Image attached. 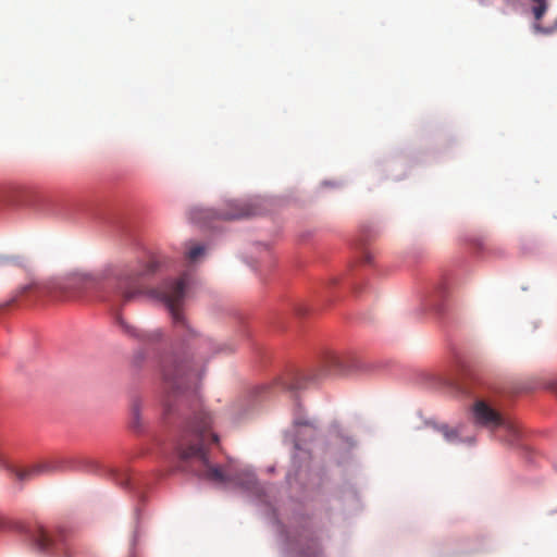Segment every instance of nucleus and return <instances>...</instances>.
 Listing matches in <instances>:
<instances>
[{"instance_id": "nucleus-22", "label": "nucleus", "mask_w": 557, "mask_h": 557, "mask_svg": "<svg viewBox=\"0 0 557 557\" xmlns=\"http://www.w3.org/2000/svg\"><path fill=\"white\" fill-rule=\"evenodd\" d=\"M553 391L556 393L557 395V382L553 385Z\"/></svg>"}, {"instance_id": "nucleus-14", "label": "nucleus", "mask_w": 557, "mask_h": 557, "mask_svg": "<svg viewBox=\"0 0 557 557\" xmlns=\"http://www.w3.org/2000/svg\"><path fill=\"white\" fill-rule=\"evenodd\" d=\"M276 384L284 391H296L302 387V382L296 376H286L277 380Z\"/></svg>"}, {"instance_id": "nucleus-15", "label": "nucleus", "mask_w": 557, "mask_h": 557, "mask_svg": "<svg viewBox=\"0 0 557 557\" xmlns=\"http://www.w3.org/2000/svg\"><path fill=\"white\" fill-rule=\"evenodd\" d=\"M294 425L298 429H300V428L308 429L310 435H313L317 430V423L314 420L305 419L300 416H295Z\"/></svg>"}, {"instance_id": "nucleus-3", "label": "nucleus", "mask_w": 557, "mask_h": 557, "mask_svg": "<svg viewBox=\"0 0 557 557\" xmlns=\"http://www.w3.org/2000/svg\"><path fill=\"white\" fill-rule=\"evenodd\" d=\"M189 282L190 275L184 273L178 278L165 281L160 287L151 290V296L159 299L168 309L177 335L184 338L187 334L194 335L183 312Z\"/></svg>"}, {"instance_id": "nucleus-10", "label": "nucleus", "mask_w": 557, "mask_h": 557, "mask_svg": "<svg viewBox=\"0 0 557 557\" xmlns=\"http://www.w3.org/2000/svg\"><path fill=\"white\" fill-rule=\"evenodd\" d=\"M531 2V11L534 16V29L537 33L549 35L553 34L557 29V23L553 26H543L541 21L545 13L548 10V0H530Z\"/></svg>"}, {"instance_id": "nucleus-1", "label": "nucleus", "mask_w": 557, "mask_h": 557, "mask_svg": "<svg viewBox=\"0 0 557 557\" xmlns=\"http://www.w3.org/2000/svg\"><path fill=\"white\" fill-rule=\"evenodd\" d=\"M211 423L210 414L199 411L183 430L176 444L183 470L214 483H233L251 490L256 484V476L251 471L239 470L233 463L222 468L210 462L207 445L219 441L218 435L210 432Z\"/></svg>"}, {"instance_id": "nucleus-11", "label": "nucleus", "mask_w": 557, "mask_h": 557, "mask_svg": "<svg viewBox=\"0 0 557 557\" xmlns=\"http://www.w3.org/2000/svg\"><path fill=\"white\" fill-rule=\"evenodd\" d=\"M119 323L126 333L139 338L143 342L154 343L163 337V333L159 329H156L153 331H140L133 326H129L121 318H119Z\"/></svg>"}, {"instance_id": "nucleus-20", "label": "nucleus", "mask_w": 557, "mask_h": 557, "mask_svg": "<svg viewBox=\"0 0 557 557\" xmlns=\"http://www.w3.org/2000/svg\"><path fill=\"white\" fill-rule=\"evenodd\" d=\"M121 485H127L128 484V476L127 474H123V479L120 481Z\"/></svg>"}, {"instance_id": "nucleus-16", "label": "nucleus", "mask_w": 557, "mask_h": 557, "mask_svg": "<svg viewBox=\"0 0 557 557\" xmlns=\"http://www.w3.org/2000/svg\"><path fill=\"white\" fill-rule=\"evenodd\" d=\"M302 554L305 557H318L320 554V547H319V544L317 543V541L312 540L309 543L307 550H305Z\"/></svg>"}, {"instance_id": "nucleus-19", "label": "nucleus", "mask_w": 557, "mask_h": 557, "mask_svg": "<svg viewBox=\"0 0 557 557\" xmlns=\"http://www.w3.org/2000/svg\"><path fill=\"white\" fill-rule=\"evenodd\" d=\"M363 262L371 263L373 259V255L370 251H364L362 256Z\"/></svg>"}, {"instance_id": "nucleus-5", "label": "nucleus", "mask_w": 557, "mask_h": 557, "mask_svg": "<svg viewBox=\"0 0 557 557\" xmlns=\"http://www.w3.org/2000/svg\"><path fill=\"white\" fill-rule=\"evenodd\" d=\"M34 542L41 550L53 552L59 557H73L74 543L64 529L50 533L39 527L33 534Z\"/></svg>"}, {"instance_id": "nucleus-12", "label": "nucleus", "mask_w": 557, "mask_h": 557, "mask_svg": "<svg viewBox=\"0 0 557 557\" xmlns=\"http://www.w3.org/2000/svg\"><path fill=\"white\" fill-rule=\"evenodd\" d=\"M205 246L189 242L186 244L185 257L188 261L196 262L205 255Z\"/></svg>"}, {"instance_id": "nucleus-9", "label": "nucleus", "mask_w": 557, "mask_h": 557, "mask_svg": "<svg viewBox=\"0 0 557 557\" xmlns=\"http://www.w3.org/2000/svg\"><path fill=\"white\" fill-rule=\"evenodd\" d=\"M94 286V280L86 275H76L69 278L62 286L66 298L78 297L85 290Z\"/></svg>"}, {"instance_id": "nucleus-6", "label": "nucleus", "mask_w": 557, "mask_h": 557, "mask_svg": "<svg viewBox=\"0 0 557 557\" xmlns=\"http://www.w3.org/2000/svg\"><path fill=\"white\" fill-rule=\"evenodd\" d=\"M474 422L481 426L494 430L504 426L508 430L510 435L515 438L518 436V431L494 408H492L484 400H476L473 405Z\"/></svg>"}, {"instance_id": "nucleus-4", "label": "nucleus", "mask_w": 557, "mask_h": 557, "mask_svg": "<svg viewBox=\"0 0 557 557\" xmlns=\"http://www.w3.org/2000/svg\"><path fill=\"white\" fill-rule=\"evenodd\" d=\"M162 377L166 392L176 396V394H181L188 388L191 373L185 362L176 358H169L162 363ZM163 406L165 413L173 411L171 395H168Z\"/></svg>"}, {"instance_id": "nucleus-23", "label": "nucleus", "mask_w": 557, "mask_h": 557, "mask_svg": "<svg viewBox=\"0 0 557 557\" xmlns=\"http://www.w3.org/2000/svg\"><path fill=\"white\" fill-rule=\"evenodd\" d=\"M4 306L0 305V309L3 308Z\"/></svg>"}, {"instance_id": "nucleus-2", "label": "nucleus", "mask_w": 557, "mask_h": 557, "mask_svg": "<svg viewBox=\"0 0 557 557\" xmlns=\"http://www.w3.org/2000/svg\"><path fill=\"white\" fill-rule=\"evenodd\" d=\"M159 269L160 262L152 259L134 269L122 271L119 276L107 283L103 299L121 304L132 301L144 293L146 278L156 274Z\"/></svg>"}, {"instance_id": "nucleus-21", "label": "nucleus", "mask_w": 557, "mask_h": 557, "mask_svg": "<svg viewBox=\"0 0 557 557\" xmlns=\"http://www.w3.org/2000/svg\"><path fill=\"white\" fill-rule=\"evenodd\" d=\"M34 288H36V285H27L23 288V293H27L29 290H33Z\"/></svg>"}, {"instance_id": "nucleus-17", "label": "nucleus", "mask_w": 557, "mask_h": 557, "mask_svg": "<svg viewBox=\"0 0 557 557\" xmlns=\"http://www.w3.org/2000/svg\"><path fill=\"white\" fill-rule=\"evenodd\" d=\"M327 363H329V367H330V371H333V370H335V369L341 367V360L335 355H332V356L327 357Z\"/></svg>"}, {"instance_id": "nucleus-8", "label": "nucleus", "mask_w": 557, "mask_h": 557, "mask_svg": "<svg viewBox=\"0 0 557 557\" xmlns=\"http://www.w3.org/2000/svg\"><path fill=\"white\" fill-rule=\"evenodd\" d=\"M61 467V460H46L35 463L26 469H16L14 471L17 480L26 482L44 474L57 471Z\"/></svg>"}, {"instance_id": "nucleus-18", "label": "nucleus", "mask_w": 557, "mask_h": 557, "mask_svg": "<svg viewBox=\"0 0 557 557\" xmlns=\"http://www.w3.org/2000/svg\"><path fill=\"white\" fill-rule=\"evenodd\" d=\"M139 411H140V404L138 400H135L132 405V416L136 423L139 419Z\"/></svg>"}, {"instance_id": "nucleus-13", "label": "nucleus", "mask_w": 557, "mask_h": 557, "mask_svg": "<svg viewBox=\"0 0 557 557\" xmlns=\"http://www.w3.org/2000/svg\"><path fill=\"white\" fill-rule=\"evenodd\" d=\"M436 430L444 436V438L451 444H456L459 442L460 429L459 428H450L447 424H442L436 426Z\"/></svg>"}, {"instance_id": "nucleus-7", "label": "nucleus", "mask_w": 557, "mask_h": 557, "mask_svg": "<svg viewBox=\"0 0 557 557\" xmlns=\"http://www.w3.org/2000/svg\"><path fill=\"white\" fill-rule=\"evenodd\" d=\"M228 209L215 212L211 209H199L193 212L194 219L198 222L206 223V220L218 216L222 220H238L249 218L256 214V207L246 201H231L227 203Z\"/></svg>"}]
</instances>
